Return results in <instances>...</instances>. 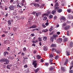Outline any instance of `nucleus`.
Wrapping results in <instances>:
<instances>
[{
	"instance_id": "nucleus-1",
	"label": "nucleus",
	"mask_w": 73,
	"mask_h": 73,
	"mask_svg": "<svg viewBox=\"0 0 73 73\" xmlns=\"http://www.w3.org/2000/svg\"><path fill=\"white\" fill-rule=\"evenodd\" d=\"M21 3V6H24V5H27V3L25 2V0H22Z\"/></svg>"
},
{
	"instance_id": "nucleus-2",
	"label": "nucleus",
	"mask_w": 73,
	"mask_h": 73,
	"mask_svg": "<svg viewBox=\"0 0 73 73\" xmlns=\"http://www.w3.org/2000/svg\"><path fill=\"white\" fill-rule=\"evenodd\" d=\"M36 62L37 60L34 61L33 62L32 64L34 66V67L35 68H36V67H37V63H36Z\"/></svg>"
},
{
	"instance_id": "nucleus-3",
	"label": "nucleus",
	"mask_w": 73,
	"mask_h": 73,
	"mask_svg": "<svg viewBox=\"0 0 73 73\" xmlns=\"http://www.w3.org/2000/svg\"><path fill=\"white\" fill-rule=\"evenodd\" d=\"M9 8L10 10H11V11L15 9V6L13 5H11L9 6Z\"/></svg>"
},
{
	"instance_id": "nucleus-4",
	"label": "nucleus",
	"mask_w": 73,
	"mask_h": 73,
	"mask_svg": "<svg viewBox=\"0 0 73 73\" xmlns=\"http://www.w3.org/2000/svg\"><path fill=\"white\" fill-rule=\"evenodd\" d=\"M30 4L31 5H33V6H35V7H38L40 6L39 4L37 3H31Z\"/></svg>"
},
{
	"instance_id": "nucleus-5",
	"label": "nucleus",
	"mask_w": 73,
	"mask_h": 73,
	"mask_svg": "<svg viewBox=\"0 0 73 73\" xmlns=\"http://www.w3.org/2000/svg\"><path fill=\"white\" fill-rule=\"evenodd\" d=\"M71 54V52L69 51H67L66 52V56H70Z\"/></svg>"
},
{
	"instance_id": "nucleus-6",
	"label": "nucleus",
	"mask_w": 73,
	"mask_h": 73,
	"mask_svg": "<svg viewBox=\"0 0 73 73\" xmlns=\"http://www.w3.org/2000/svg\"><path fill=\"white\" fill-rule=\"evenodd\" d=\"M61 22H62V20H63V21H65L66 20V18L64 17H62L60 19Z\"/></svg>"
},
{
	"instance_id": "nucleus-7",
	"label": "nucleus",
	"mask_w": 73,
	"mask_h": 73,
	"mask_svg": "<svg viewBox=\"0 0 73 73\" xmlns=\"http://www.w3.org/2000/svg\"><path fill=\"white\" fill-rule=\"evenodd\" d=\"M36 27H37V25H33V26L32 27H29V29H31V28H36Z\"/></svg>"
},
{
	"instance_id": "nucleus-8",
	"label": "nucleus",
	"mask_w": 73,
	"mask_h": 73,
	"mask_svg": "<svg viewBox=\"0 0 73 73\" xmlns=\"http://www.w3.org/2000/svg\"><path fill=\"white\" fill-rule=\"evenodd\" d=\"M70 28V26L67 25L64 28V29L65 30H68V29H69Z\"/></svg>"
},
{
	"instance_id": "nucleus-9",
	"label": "nucleus",
	"mask_w": 73,
	"mask_h": 73,
	"mask_svg": "<svg viewBox=\"0 0 73 73\" xmlns=\"http://www.w3.org/2000/svg\"><path fill=\"white\" fill-rule=\"evenodd\" d=\"M62 38H59L58 39V43H61V42H62Z\"/></svg>"
},
{
	"instance_id": "nucleus-10",
	"label": "nucleus",
	"mask_w": 73,
	"mask_h": 73,
	"mask_svg": "<svg viewBox=\"0 0 73 73\" xmlns=\"http://www.w3.org/2000/svg\"><path fill=\"white\" fill-rule=\"evenodd\" d=\"M68 17L70 19H73V16L70 14H69L68 16Z\"/></svg>"
},
{
	"instance_id": "nucleus-11",
	"label": "nucleus",
	"mask_w": 73,
	"mask_h": 73,
	"mask_svg": "<svg viewBox=\"0 0 73 73\" xmlns=\"http://www.w3.org/2000/svg\"><path fill=\"white\" fill-rule=\"evenodd\" d=\"M17 12V11L16 10H15L14 12L13 13V15H14V16H16L17 15V13L16 12Z\"/></svg>"
},
{
	"instance_id": "nucleus-12",
	"label": "nucleus",
	"mask_w": 73,
	"mask_h": 73,
	"mask_svg": "<svg viewBox=\"0 0 73 73\" xmlns=\"http://www.w3.org/2000/svg\"><path fill=\"white\" fill-rule=\"evenodd\" d=\"M48 49V47L46 46H44L43 47V50L44 51H46Z\"/></svg>"
},
{
	"instance_id": "nucleus-13",
	"label": "nucleus",
	"mask_w": 73,
	"mask_h": 73,
	"mask_svg": "<svg viewBox=\"0 0 73 73\" xmlns=\"http://www.w3.org/2000/svg\"><path fill=\"white\" fill-rule=\"evenodd\" d=\"M12 66V64H10L9 65H8L7 66V69H10V68H11V66Z\"/></svg>"
},
{
	"instance_id": "nucleus-14",
	"label": "nucleus",
	"mask_w": 73,
	"mask_h": 73,
	"mask_svg": "<svg viewBox=\"0 0 73 73\" xmlns=\"http://www.w3.org/2000/svg\"><path fill=\"white\" fill-rule=\"evenodd\" d=\"M6 59H0V62H5Z\"/></svg>"
},
{
	"instance_id": "nucleus-15",
	"label": "nucleus",
	"mask_w": 73,
	"mask_h": 73,
	"mask_svg": "<svg viewBox=\"0 0 73 73\" xmlns=\"http://www.w3.org/2000/svg\"><path fill=\"white\" fill-rule=\"evenodd\" d=\"M46 12L47 13L44 14V16H48V14L50 13V12H49V11H46Z\"/></svg>"
},
{
	"instance_id": "nucleus-16",
	"label": "nucleus",
	"mask_w": 73,
	"mask_h": 73,
	"mask_svg": "<svg viewBox=\"0 0 73 73\" xmlns=\"http://www.w3.org/2000/svg\"><path fill=\"white\" fill-rule=\"evenodd\" d=\"M5 62L6 64H7V65H8V64H9V60H8L6 59V60H5Z\"/></svg>"
},
{
	"instance_id": "nucleus-17",
	"label": "nucleus",
	"mask_w": 73,
	"mask_h": 73,
	"mask_svg": "<svg viewBox=\"0 0 73 73\" xmlns=\"http://www.w3.org/2000/svg\"><path fill=\"white\" fill-rule=\"evenodd\" d=\"M41 13L40 12H38V13H36V16L38 17V15H41Z\"/></svg>"
},
{
	"instance_id": "nucleus-18",
	"label": "nucleus",
	"mask_w": 73,
	"mask_h": 73,
	"mask_svg": "<svg viewBox=\"0 0 73 73\" xmlns=\"http://www.w3.org/2000/svg\"><path fill=\"white\" fill-rule=\"evenodd\" d=\"M43 40L44 41H46V40H47V37L46 36H44L43 37Z\"/></svg>"
},
{
	"instance_id": "nucleus-19",
	"label": "nucleus",
	"mask_w": 73,
	"mask_h": 73,
	"mask_svg": "<svg viewBox=\"0 0 73 73\" xmlns=\"http://www.w3.org/2000/svg\"><path fill=\"white\" fill-rule=\"evenodd\" d=\"M71 33V31H67V36H69V34Z\"/></svg>"
},
{
	"instance_id": "nucleus-20",
	"label": "nucleus",
	"mask_w": 73,
	"mask_h": 73,
	"mask_svg": "<svg viewBox=\"0 0 73 73\" xmlns=\"http://www.w3.org/2000/svg\"><path fill=\"white\" fill-rule=\"evenodd\" d=\"M60 9V7H58L57 6L54 7V9H55V10H57L58 9Z\"/></svg>"
},
{
	"instance_id": "nucleus-21",
	"label": "nucleus",
	"mask_w": 73,
	"mask_h": 73,
	"mask_svg": "<svg viewBox=\"0 0 73 73\" xmlns=\"http://www.w3.org/2000/svg\"><path fill=\"white\" fill-rule=\"evenodd\" d=\"M68 59H66L65 62V63H64V65H65L66 64H67V63H68Z\"/></svg>"
},
{
	"instance_id": "nucleus-22",
	"label": "nucleus",
	"mask_w": 73,
	"mask_h": 73,
	"mask_svg": "<svg viewBox=\"0 0 73 73\" xmlns=\"http://www.w3.org/2000/svg\"><path fill=\"white\" fill-rule=\"evenodd\" d=\"M56 45L55 44H52L50 46L51 47H56Z\"/></svg>"
},
{
	"instance_id": "nucleus-23",
	"label": "nucleus",
	"mask_w": 73,
	"mask_h": 73,
	"mask_svg": "<svg viewBox=\"0 0 73 73\" xmlns=\"http://www.w3.org/2000/svg\"><path fill=\"white\" fill-rule=\"evenodd\" d=\"M44 6H45V5L44 4H42V5L40 6L39 8H41V9H42V8H43V7H44Z\"/></svg>"
},
{
	"instance_id": "nucleus-24",
	"label": "nucleus",
	"mask_w": 73,
	"mask_h": 73,
	"mask_svg": "<svg viewBox=\"0 0 73 73\" xmlns=\"http://www.w3.org/2000/svg\"><path fill=\"white\" fill-rule=\"evenodd\" d=\"M48 30L47 29H44L42 30V32H46L47 31H48Z\"/></svg>"
},
{
	"instance_id": "nucleus-25",
	"label": "nucleus",
	"mask_w": 73,
	"mask_h": 73,
	"mask_svg": "<svg viewBox=\"0 0 73 73\" xmlns=\"http://www.w3.org/2000/svg\"><path fill=\"white\" fill-rule=\"evenodd\" d=\"M62 11V10L61 9H60L58 10V13H61Z\"/></svg>"
},
{
	"instance_id": "nucleus-26",
	"label": "nucleus",
	"mask_w": 73,
	"mask_h": 73,
	"mask_svg": "<svg viewBox=\"0 0 73 73\" xmlns=\"http://www.w3.org/2000/svg\"><path fill=\"white\" fill-rule=\"evenodd\" d=\"M39 68H37V69L36 70H34V71L35 72V73H37L39 70Z\"/></svg>"
},
{
	"instance_id": "nucleus-27",
	"label": "nucleus",
	"mask_w": 73,
	"mask_h": 73,
	"mask_svg": "<svg viewBox=\"0 0 73 73\" xmlns=\"http://www.w3.org/2000/svg\"><path fill=\"white\" fill-rule=\"evenodd\" d=\"M8 24L10 25H11V21L9 20L8 21Z\"/></svg>"
},
{
	"instance_id": "nucleus-28",
	"label": "nucleus",
	"mask_w": 73,
	"mask_h": 73,
	"mask_svg": "<svg viewBox=\"0 0 73 73\" xmlns=\"http://www.w3.org/2000/svg\"><path fill=\"white\" fill-rule=\"evenodd\" d=\"M36 57H37V59L38 60H39V59H40L41 58V56L40 55H37L36 56Z\"/></svg>"
},
{
	"instance_id": "nucleus-29",
	"label": "nucleus",
	"mask_w": 73,
	"mask_h": 73,
	"mask_svg": "<svg viewBox=\"0 0 73 73\" xmlns=\"http://www.w3.org/2000/svg\"><path fill=\"white\" fill-rule=\"evenodd\" d=\"M68 41V38H64V42H66Z\"/></svg>"
},
{
	"instance_id": "nucleus-30",
	"label": "nucleus",
	"mask_w": 73,
	"mask_h": 73,
	"mask_svg": "<svg viewBox=\"0 0 73 73\" xmlns=\"http://www.w3.org/2000/svg\"><path fill=\"white\" fill-rule=\"evenodd\" d=\"M59 5H58V2L56 3L55 4H54V7H57V6H58Z\"/></svg>"
},
{
	"instance_id": "nucleus-31",
	"label": "nucleus",
	"mask_w": 73,
	"mask_h": 73,
	"mask_svg": "<svg viewBox=\"0 0 73 73\" xmlns=\"http://www.w3.org/2000/svg\"><path fill=\"white\" fill-rule=\"evenodd\" d=\"M56 11L53 10L52 12V13L53 15H54V14H55V13H56Z\"/></svg>"
},
{
	"instance_id": "nucleus-32",
	"label": "nucleus",
	"mask_w": 73,
	"mask_h": 73,
	"mask_svg": "<svg viewBox=\"0 0 73 73\" xmlns=\"http://www.w3.org/2000/svg\"><path fill=\"white\" fill-rule=\"evenodd\" d=\"M53 36L54 38H56V37H58V35H57L56 34V35L54 34L53 35Z\"/></svg>"
},
{
	"instance_id": "nucleus-33",
	"label": "nucleus",
	"mask_w": 73,
	"mask_h": 73,
	"mask_svg": "<svg viewBox=\"0 0 73 73\" xmlns=\"http://www.w3.org/2000/svg\"><path fill=\"white\" fill-rule=\"evenodd\" d=\"M53 37H51L50 38V40H51V41H52V42H53Z\"/></svg>"
},
{
	"instance_id": "nucleus-34",
	"label": "nucleus",
	"mask_w": 73,
	"mask_h": 73,
	"mask_svg": "<svg viewBox=\"0 0 73 73\" xmlns=\"http://www.w3.org/2000/svg\"><path fill=\"white\" fill-rule=\"evenodd\" d=\"M56 52L58 54H59V53H60V51L59 50H56Z\"/></svg>"
},
{
	"instance_id": "nucleus-35",
	"label": "nucleus",
	"mask_w": 73,
	"mask_h": 73,
	"mask_svg": "<svg viewBox=\"0 0 73 73\" xmlns=\"http://www.w3.org/2000/svg\"><path fill=\"white\" fill-rule=\"evenodd\" d=\"M59 58V56H56L55 57V60H57L58 58Z\"/></svg>"
},
{
	"instance_id": "nucleus-36",
	"label": "nucleus",
	"mask_w": 73,
	"mask_h": 73,
	"mask_svg": "<svg viewBox=\"0 0 73 73\" xmlns=\"http://www.w3.org/2000/svg\"><path fill=\"white\" fill-rule=\"evenodd\" d=\"M13 29L14 31H15V32H16L17 31V29L16 27H14L13 28Z\"/></svg>"
},
{
	"instance_id": "nucleus-37",
	"label": "nucleus",
	"mask_w": 73,
	"mask_h": 73,
	"mask_svg": "<svg viewBox=\"0 0 73 73\" xmlns=\"http://www.w3.org/2000/svg\"><path fill=\"white\" fill-rule=\"evenodd\" d=\"M70 46L72 47V46H73V44L72 42H70Z\"/></svg>"
},
{
	"instance_id": "nucleus-38",
	"label": "nucleus",
	"mask_w": 73,
	"mask_h": 73,
	"mask_svg": "<svg viewBox=\"0 0 73 73\" xmlns=\"http://www.w3.org/2000/svg\"><path fill=\"white\" fill-rule=\"evenodd\" d=\"M27 60H24L23 61V64H27Z\"/></svg>"
},
{
	"instance_id": "nucleus-39",
	"label": "nucleus",
	"mask_w": 73,
	"mask_h": 73,
	"mask_svg": "<svg viewBox=\"0 0 73 73\" xmlns=\"http://www.w3.org/2000/svg\"><path fill=\"white\" fill-rule=\"evenodd\" d=\"M53 17V16L52 15H50L49 16V19H52V17Z\"/></svg>"
},
{
	"instance_id": "nucleus-40",
	"label": "nucleus",
	"mask_w": 73,
	"mask_h": 73,
	"mask_svg": "<svg viewBox=\"0 0 73 73\" xmlns=\"http://www.w3.org/2000/svg\"><path fill=\"white\" fill-rule=\"evenodd\" d=\"M45 65L46 66H48L49 65V64L48 63H45Z\"/></svg>"
},
{
	"instance_id": "nucleus-41",
	"label": "nucleus",
	"mask_w": 73,
	"mask_h": 73,
	"mask_svg": "<svg viewBox=\"0 0 73 73\" xmlns=\"http://www.w3.org/2000/svg\"><path fill=\"white\" fill-rule=\"evenodd\" d=\"M38 40L39 41H41L42 40H41V37H39L38 38Z\"/></svg>"
},
{
	"instance_id": "nucleus-42",
	"label": "nucleus",
	"mask_w": 73,
	"mask_h": 73,
	"mask_svg": "<svg viewBox=\"0 0 73 73\" xmlns=\"http://www.w3.org/2000/svg\"><path fill=\"white\" fill-rule=\"evenodd\" d=\"M23 50L24 52H25L27 50V48L25 47H24L23 48Z\"/></svg>"
},
{
	"instance_id": "nucleus-43",
	"label": "nucleus",
	"mask_w": 73,
	"mask_h": 73,
	"mask_svg": "<svg viewBox=\"0 0 73 73\" xmlns=\"http://www.w3.org/2000/svg\"><path fill=\"white\" fill-rule=\"evenodd\" d=\"M50 58H52V57H53V55H52V54H50Z\"/></svg>"
},
{
	"instance_id": "nucleus-44",
	"label": "nucleus",
	"mask_w": 73,
	"mask_h": 73,
	"mask_svg": "<svg viewBox=\"0 0 73 73\" xmlns=\"http://www.w3.org/2000/svg\"><path fill=\"white\" fill-rule=\"evenodd\" d=\"M24 67L25 68H27L28 67V65L27 64H25L24 66Z\"/></svg>"
},
{
	"instance_id": "nucleus-45",
	"label": "nucleus",
	"mask_w": 73,
	"mask_h": 73,
	"mask_svg": "<svg viewBox=\"0 0 73 73\" xmlns=\"http://www.w3.org/2000/svg\"><path fill=\"white\" fill-rule=\"evenodd\" d=\"M7 54V52H4L3 53V54H4V56H6V54Z\"/></svg>"
},
{
	"instance_id": "nucleus-46",
	"label": "nucleus",
	"mask_w": 73,
	"mask_h": 73,
	"mask_svg": "<svg viewBox=\"0 0 73 73\" xmlns=\"http://www.w3.org/2000/svg\"><path fill=\"white\" fill-rule=\"evenodd\" d=\"M21 64V62H20V61L18 62H17V64L18 65H19V64Z\"/></svg>"
},
{
	"instance_id": "nucleus-47",
	"label": "nucleus",
	"mask_w": 73,
	"mask_h": 73,
	"mask_svg": "<svg viewBox=\"0 0 73 73\" xmlns=\"http://www.w3.org/2000/svg\"><path fill=\"white\" fill-rule=\"evenodd\" d=\"M9 35L11 36H13V33H10L9 34Z\"/></svg>"
},
{
	"instance_id": "nucleus-48",
	"label": "nucleus",
	"mask_w": 73,
	"mask_h": 73,
	"mask_svg": "<svg viewBox=\"0 0 73 73\" xmlns=\"http://www.w3.org/2000/svg\"><path fill=\"white\" fill-rule=\"evenodd\" d=\"M71 11V10H70V9H68L67 10V11L69 13V12H70Z\"/></svg>"
},
{
	"instance_id": "nucleus-49",
	"label": "nucleus",
	"mask_w": 73,
	"mask_h": 73,
	"mask_svg": "<svg viewBox=\"0 0 73 73\" xmlns=\"http://www.w3.org/2000/svg\"><path fill=\"white\" fill-rule=\"evenodd\" d=\"M42 26L43 27H44V28H45V27H46V26L45 25H44V24H42Z\"/></svg>"
},
{
	"instance_id": "nucleus-50",
	"label": "nucleus",
	"mask_w": 73,
	"mask_h": 73,
	"mask_svg": "<svg viewBox=\"0 0 73 73\" xmlns=\"http://www.w3.org/2000/svg\"><path fill=\"white\" fill-rule=\"evenodd\" d=\"M52 51H56V49L54 48H52Z\"/></svg>"
},
{
	"instance_id": "nucleus-51",
	"label": "nucleus",
	"mask_w": 73,
	"mask_h": 73,
	"mask_svg": "<svg viewBox=\"0 0 73 73\" xmlns=\"http://www.w3.org/2000/svg\"><path fill=\"white\" fill-rule=\"evenodd\" d=\"M61 69L62 70V71H64V70H65V69H64V67H61Z\"/></svg>"
},
{
	"instance_id": "nucleus-52",
	"label": "nucleus",
	"mask_w": 73,
	"mask_h": 73,
	"mask_svg": "<svg viewBox=\"0 0 73 73\" xmlns=\"http://www.w3.org/2000/svg\"><path fill=\"white\" fill-rule=\"evenodd\" d=\"M45 25H46V26H48V25H49V23L48 22H47L45 23Z\"/></svg>"
},
{
	"instance_id": "nucleus-53",
	"label": "nucleus",
	"mask_w": 73,
	"mask_h": 73,
	"mask_svg": "<svg viewBox=\"0 0 73 73\" xmlns=\"http://www.w3.org/2000/svg\"><path fill=\"white\" fill-rule=\"evenodd\" d=\"M5 36V34H3L1 36V37H4Z\"/></svg>"
},
{
	"instance_id": "nucleus-54",
	"label": "nucleus",
	"mask_w": 73,
	"mask_h": 73,
	"mask_svg": "<svg viewBox=\"0 0 73 73\" xmlns=\"http://www.w3.org/2000/svg\"><path fill=\"white\" fill-rule=\"evenodd\" d=\"M53 69H54V68L52 67H51L50 68V70H53Z\"/></svg>"
},
{
	"instance_id": "nucleus-55",
	"label": "nucleus",
	"mask_w": 73,
	"mask_h": 73,
	"mask_svg": "<svg viewBox=\"0 0 73 73\" xmlns=\"http://www.w3.org/2000/svg\"><path fill=\"white\" fill-rule=\"evenodd\" d=\"M18 12H20V13H23V11H19Z\"/></svg>"
},
{
	"instance_id": "nucleus-56",
	"label": "nucleus",
	"mask_w": 73,
	"mask_h": 73,
	"mask_svg": "<svg viewBox=\"0 0 73 73\" xmlns=\"http://www.w3.org/2000/svg\"><path fill=\"white\" fill-rule=\"evenodd\" d=\"M50 31H52L53 30V27L52 26L51 28L50 29Z\"/></svg>"
},
{
	"instance_id": "nucleus-57",
	"label": "nucleus",
	"mask_w": 73,
	"mask_h": 73,
	"mask_svg": "<svg viewBox=\"0 0 73 73\" xmlns=\"http://www.w3.org/2000/svg\"><path fill=\"white\" fill-rule=\"evenodd\" d=\"M70 73H73V71L72 70H69Z\"/></svg>"
},
{
	"instance_id": "nucleus-58",
	"label": "nucleus",
	"mask_w": 73,
	"mask_h": 73,
	"mask_svg": "<svg viewBox=\"0 0 73 73\" xmlns=\"http://www.w3.org/2000/svg\"><path fill=\"white\" fill-rule=\"evenodd\" d=\"M47 19V18L46 17H44L43 20H46Z\"/></svg>"
},
{
	"instance_id": "nucleus-59",
	"label": "nucleus",
	"mask_w": 73,
	"mask_h": 73,
	"mask_svg": "<svg viewBox=\"0 0 73 73\" xmlns=\"http://www.w3.org/2000/svg\"><path fill=\"white\" fill-rule=\"evenodd\" d=\"M11 60H13V59H14V57L13 56H12L11 57Z\"/></svg>"
},
{
	"instance_id": "nucleus-60",
	"label": "nucleus",
	"mask_w": 73,
	"mask_h": 73,
	"mask_svg": "<svg viewBox=\"0 0 73 73\" xmlns=\"http://www.w3.org/2000/svg\"><path fill=\"white\" fill-rule=\"evenodd\" d=\"M23 58H24V60H25V59H28V58L26 56H25L23 57Z\"/></svg>"
},
{
	"instance_id": "nucleus-61",
	"label": "nucleus",
	"mask_w": 73,
	"mask_h": 73,
	"mask_svg": "<svg viewBox=\"0 0 73 73\" xmlns=\"http://www.w3.org/2000/svg\"><path fill=\"white\" fill-rule=\"evenodd\" d=\"M3 32H4L5 34H7V33H8V31H3Z\"/></svg>"
},
{
	"instance_id": "nucleus-62",
	"label": "nucleus",
	"mask_w": 73,
	"mask_h": 73,
	"mask_svg": "<svg viewBox=\"0 0 73 73\" xmlns=\"http://www.w3.org/2000/svg\"><path fill=\"white\" fill-rule=\"evenodd\" d=\"M56 18H57V17H56V15L54 16V19L56 20Z\"/></svg>"
},
{
	"instance_id": "nucleus-63",
	"label": "nucleus",
	"mask_w": 73,
	"mask_h": 73,
	"mask_svg": "<svg viewBox=\"0 0 73 73\" xmlns=\"http://www.w3.org/2000/svg\"><path fill=\"white\" fill-rule=\"evenodd\" d=\"M36 13L35 11H34L32 13V14H33V15H35V14H36Z\"/></svg>"
},
{
	"instance_id": "nucleus-64",
	"label": "nucleus",
	"mask_w": 73,
	"mask_h": 73,
	"mask_svg": "<svg viewBox=\"0 0 73 73\" xmlns=\"http://www.w3.org/2000/svg\"><path fill=\"white\" fill-rule=\"evenodd\" d=\"M57 35H60V32H58L57 33Z\"/></svg>"
}]
</instances>
